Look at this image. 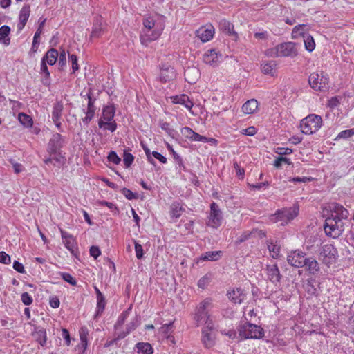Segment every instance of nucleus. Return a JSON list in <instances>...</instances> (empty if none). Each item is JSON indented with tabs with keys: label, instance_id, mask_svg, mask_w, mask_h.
I'll return each instance as SVG.
<instances>
[{
	"label": "nucleus",
	"instance_id": "nucleus-18",
	"mask_svg": "<svg viewBox=\"0 0 354 354\" xmlns=\"http://www.w3.org/2000/svg\"><path fill=\"white\" fill-rule=\"evenodd\" d=\"M176 77L174 68L168 64H162L160 66V80L162 82H167Z\"/></svg>",
	"mask_w": 354,
	"mask_h": 354
},
{
	"label": "nucleus",
	"instance_id": "nucleus-37",
	"mask_svg": "<svg viewBox=\"0 0 354 354\" xmlns=\"http://www.w3.org/2000/svg\"><path fill=\"white\" fill-rule=\"evenodd\" d=\"M30 14V5H24L19 12V19L20 22H27Z\"/></svg>",
	"mask_w": 354,
	"mask_h": 354
},
{
	"label": "nucleus",
	"instance_id": "nucleus-53",
	"mask_svg": "<svg viewBox=\"0 0 354 354\" xmlns=\"http://www.w3.org/2000/svg\"><path fill=\"white\" fill-rule=\"evenodd\" d=\"M193 132L194 131L188 127H183L180 129V133H182V135L189 140H191L192 138V134L193 133Z\"/></svg>",
	"mask_w": 354,
	"mask_h": 354
},
{
	"label": "nucleus",
	"instance_id": "nucleus-9",
	"mask_svg": "<svg viewBox=\"0 0 354 354\" xmlns=\"http://www.w3.org/2000/svg\"><path fill=\"white\" fill-rule=\"evenodd\" d=\"M310 87L316 91H326L328 88V77L323 73H313L308 78Z\"/></svg>",
	"mask_w": 354,
	"mask_h": 354
},
{
	"label": "nucleus",
	"instance_id": "nucleus-15",
	"mask_svg": "<svg viewBox=\"0 0 354 354\" xmlns=\"http://www.w3.org/2000/svg\"><path fill=\"white\" fill-rule=\"evenodd\" d=\"M304 24H299L296 26L293 29V34H297V32L299 35H302L304 37V42L305 48L308 52H312L314 50L315 48V42L314 41L313 37L310 35H304L301 31L303 30Z\"/></svg>",
	"mask_w": 354,
	"mask_h": 354
},
{
	"label": "nucleus",
	"instance_id": "nucleus-60",
	"mask_svg": "<svg viewBox=\"0 0 354 354\" xmlns=\"http://www.w3.org/2000/svg\"><path fill=\"white\" fill-rule=\"evenodd\" d=\"M122 193L129 200L135 199L136 198V194L127 188H123L122 190Z\"/></svg>",
	"mask_w": 354,
	"mask_h": 354
},
{
	"label": "nucleus",
	"instance_id": "nucleus-51",
	"mask_svg": "<svg viewBox=\"0 0 354 354\" xmlns=\"http://www.w3.org/2000/svg\"><path fill=\"white\" fill-rule=\"evenodd\" d=\"M275 153L280 156L289 155L292 153V149L288 147H277L275 149Z\"/></svg>",
	"mask_w": 354,
	"mask_h": 354
},
{
	"label": "nucleus",
	"instance_id": "nucleus-35",
	"mask_svg": "<svg viewBox=\"0 0 354 354\" xmlns=\"http://www.w3.org/2000/svg\"><path fill=\"white\" fill-rule=\"evenodd\" d=\"M136 347L138 354H153V348L149 343L140 342Z\"/></svg>",
	"mask_w": 354,
	"mask_h": 354
},
{
	"label": "nucleus",
	"instance_id": "nucleus-25",
	"mask_svg": "<svg viewBox=\"0 0 354 354\" xmlns=\"http://www.w3.org/2000/svg\"><path fill=\"white\" fill-rule=\"evenodd\" d=\"M259 102L255 99H251L245 102L242 106V111L245 114L254 113L258 109Z\"/></svg>",
	"mask_w": 354,
	"mask_h": 354
},
{
	"label": "nucleus",
	"instance_id": "nucleus-48",
	"mask_svg": "<svg viewBox=\"0 0 354 354\" xmlns=\"http://www.w3.org/2000/svg\"><path fill=\"white\" fill-rule=\"evenodd\" d=\"M86 97L88 99V105H87V111H95V108L94 106L95 100L92 98V93L91 91L89 90L88 93L86 94Z\"/></svg>",
	"mask_w": 354,
	"mask_h": 354
},
{
	"label": "nucleus",
	"instance_id": "nucleus-36",
	"mask_svg": "<svg viewBox=\"0 0 354 354\" xmlns=\"http://www.w3.org/2000/svg\"><path fill=\"white\" fill-rule=\"evenodd\" d=\"M18 120L24 127L29 128L32 126L33 122L32 118L26 113H19L18 114Z\"/></svg>",
	"mask_w": 354,
	"mask_h": 354
},
{
	"label": "nucleus",
	"instance_id": "nucleus-31",
	"mask_svg": "<svg viewBox=\"0 0 354 354\" xmlns=\"http://www.w3.org/2000/svg\"><path fill=\"white\" fill-rule=\"evenodd\" d=\"M221 257V251H208L203 254L200 260L203 261H218Z\"/></svg>",
	"mask_w": 354,
	"mask_h": 354
},
{
	"label": "nucleus",
	"instance_id": "nucleus-6",
	"mask_svg": "<svg viewBox=\"0 0 354 354\" xmlns=\"http://www.w3.org/2000/svg\"><path fill=\"white\" fill-rule=\"evenodd\" d=\"M216 330L214 323L204 325L201 328V343L205 348L214 347L216 343Z\"/></svg>",
	"mask_w": 354,
	"mask_h": 354
},
{
	"label": "nucleus",
	"instance_id": "nucleus-12",
	"mask_svg": "<svg viewBox=\"0 0 354 354\" xmlns=\"http://www.w3.org/2000/svg\"><path fill=\"white\" fill-rule=\"evenodd\" d=\"M306 257L305 252L299 250H296L288 253L287 261L288 264L292 267L297 268H304Z\"/></svg>",
	"mask_w": 354,
	"mask_h": 354
},
{
	"label": "nucleus",
	"instance_id": "nucleus-8",
	"mask_svg": "<svg viewBox=\"0 0 354 354\" xmlns=\"http://www.w3.org/2000/svg\"><path fill=\"white\" fill-rule=\"evenodd\" d=\"M299 214V207L295 205L290 208L278 210L272 218L274 222L281 221L282 225L287 224L293 220Z\"/></svg>",
	"mask_w": 354,
	"mask_h": 354
},
{
	"label": "nucleus",
	"instance_id": "nucleus-40",
	"mask_svg": "<svg viewBox=\"0 0 354 354\" xmlns=\"http://www.w3.org/2000/svg\"><path fill=\"white\" fill-rule=\"evenodd\" d=\"M103 29L104 28L102 27V24H93L91 32V37H98L103 32Z\"/></svg>",
	"mask_w": 354,
	"mask_h": 354
},
{
	"label": "nucleus",
	"instance_id": "nucleus-63",
	"mask_svg": "<svg viewBox=\"0 0 354 354\" xmlns=\"http://www.w3.org/2000/svg\"><path fill=\"white\" fill-rule=\"evenodd\" d=\"M66 55L65 50H62L59 55V65L62 67L66 65Z\"/></svg>",
	"mask_w": 354,
	"mask_h": 354
},
{
	"label": "nucleus",
	"instance_id": "nucleus-42",
	"mask_svg": "<svg viewBox=\"0 0 354 354\" xmlns=\"http://www.w3.org/2000/svg\"><path fill=\"white\" fill-rule=\"evenodd\" d=\"M160 126L161 129L163 131H165L168 135H169L171 137H174V135L175 133V130L171 127L169 123H168L167 122L162 121L160 122Z\"/></svg>",
	"mask_w": 354,
	"mask_h": 354
},
{
	"label": "nucleus",
	"instance_id": "nucleus-24",
	"mask_svg": "<svg viewBox=\"0 0 354 354\" xmlns=\"http://www.w3.org/2000/svg\"><path fill=\"white\" fill-rule=\"evenodd\" d=\"M304 267L311 274H315L319 270V263L313 257H306Z\"/></svg>",
	"mask_w": 354,
	"mask_h": 354
},
{
	"label": "nucleus",
	"instance_id": "nucleus-34",
	"mask_svg": "<svg viewBox=\"0 0 354 354\" xmlns=\"http://www.w3.org/2000/svg\"><path fill=\"white\" fill-rule=\"evenodd\" d=\"M98 125L100 128H104L105 130H109L111 132H113L117 129V124L113 120L111 121H104L102 119H100Z\"/></svg>",
	"mask_w": 354,
	"mask_h": 354
},
{
	"label": "nucleus",
	"instance_id": "nucleus-21",
	"mask_svg": "<svg viewBox=\"0 0 354 354\" xmlns=\"http://www.w3.org/2000/svg\"><path fill=\"white\" fill-rule=\"evenodd\" d=\"M266 270L268 278L272 283H277L280 281L281 274L277 264L268 266Z\"/></svg>",
	"mask_w": 354,
	"mask_h": 354
},
{
	"label": "nucleus",
	"instance_id": "nucleus-20",
	"mask_svg": "<svg viewBox=\"0 0 354 354\" xmlns=\"http://www.w3.org/2000/svg\"><path fill=\"white\" fill-rule=\"evenodd\" d=\"M170 100L173 104H181L190 111L194 106L193 102L185 94L171 96Z\"/></svg>",
	"mask_w": 354,
	"mask_h": 354
},
{
	"label": "nucleus",
	"instance_id": "nucleus-41",
	"mask_svg": "<svg viewBox=\"0 0 354 354\" xmlns=\"http://www.w3.org/2000/svg\"><path fill=\"white\" fill-rule=\"evenodd\" d=\"M134 160L133 156L127 151H124L123 162L126 167H129Z\"/></svg>",
	"mask_w": 354,
	"mask_h": 354
},
{
	"label": "nucleus",
	"instance_id": "nucleus-38",
	"mask_svg": "<svg viewBox=\"0 0 354 354\" xmlns=\"http://www.w3.org/2000/svg\"><path fill=\"white\" fill-rule=\"evenodd\" d=\"M35 337L37 342L41 346H45L47 341L46 332L44 329H41L36 331L35 333Z\"/></svg>",
	"mask_w": 354,
	"mask_h": 354
},
{
	"label": "nucleus",
	"instance_id": "nucleus-11",
	"mask_svg": "<svg viewBox=\"0 0 354 354\" xmlns=\"http://www.w3.org/2000/svg\"><path fill=\"white\" fill-rule=\"evenodd\" d=\"M222 221L223 213L221 209L215 202H212L210 204V211L207 223V225L213 228H218L221 226Z\"/></svg>",
	"mask_w": 354,
	"mask_h": 354
},
{
	"label": "nucleus",
	"instance_id": "nucleus-1",
	"mask_svg": "<svg viewBox=\"0 0 354 354\" xmlns=\"http://www.w3.org/2000/svg\"><path fill=\"white\" fill-rule=\"evenodd\" d=\"M213 307L212 299L210 298H205L196 306L192 316L196 326L209 324V322L214 323L210 314Z\"/></svg>",
	"mask_w": 354,
	"mask_h": 354
},
{
	"label": "nucleus",
	"instance_id": "nucleus-16",
	"mask_svg": "<svg viewBox=\"0 0 354 354\" xmlns=\"http://www.w3.org/2000/svg\"><path fill=\"white\" fill-rule=\"evenodd\" d=\"M64 139L61 134L54 133L48 144V151L51 154H55L62 148Z\"/></svg>",
	"mask_w": 354,
	"mask_h": 354
},
{
	"label": "nucleus",
	"instance_id": "nucleus-29",
	"mask_svg": "<svg viewBox=\"0 0 354 354\" xmlns=\"http://www.w3.org/2000/svg\"><path fill=\"white\" fill-rule=\"evenodd\" d=\"M97 299V305H96V310L94 315V318L97 319L98 317L101 316L102 313L104 312L106 305V301L104 295L96 297Z\"/></svg>",
	"mask_w": 354,
	"mask_h": 354
},
{
	"label": "nucleus",
	"instance_id": "nucleus-47",
	"mask_svg": "<svg viewBox=\"0 0 354 354\" xmlns=\"http://www.w3.org/2000/svg\"><path fill=\"white\" fill-rule=\"evenodd\" d=\"M354 136V128L342 131L337 136V138H348Z\"/></svg>",
	"mask_w": 354,
	"mask_h": 354
},
{
	"label": "nucleus",
	"instance_id": "nucleus-61",
	"mask_svg": "<svg viewBox=\"0 0 354 354\" xmlns=\"http://www.w3.org/2000/svg\"><path fill=\"white\" fill-rule=\"evenodd\" d=\"M257 133V129L254 127L251 126L242 130V133L247 136H254Z\"/></svg>",
	"mask_w": 354,
	"mask_h": 354
},
{
	"label": "nucleus",
	"instance_id": "nucleus-30",
	"mask_svg": "<svg viewBox=\"0 0 354 354\" xmlns=\"http://www.w3.org/2000/svg\"><path fill=\"white\" fill-rule=\"evenodd\" d=\"M115 107L113 105H108L102 110V116L100 119L104 121H111L115 115Z\"/></svg>",
	"mask_w": 354,
	"mask_h": 354
},
{
	"label": "nucleus",
	"instance_id": "nucleus-19",
	"mask_svg": "<svg viewBox=\"0 0 354 354\" xmlns=\"http://www.w3.org/2000/svg\"><path fill=\"white\" fill-rule=\"evenodd\" d=\"M222 59V54L217 53L215 49H210L203 55V62L211 66L216 65Z\"/></svg>",
	"mask_w": 354,
	"mask_h": 354
},
{
	"label": "nucleus",
	"instance_id": "nucleus-10",
	"mask_svg": "<svg viewBox=\"0 0 354 354\" xmlns=\"http://www.w3.org/2000/svg\"><path fill=\"white\" fill-rule=\"evenodd\" d=\"M337 254V249L332 244H326L321 248L319 259L329 266L335 261Z\"/></svg>",
	"mask_w": 354,
	"mask_h": 354
},
{
	"label": "nucleus",
	"instance_id": "nucleus-28",
	"mask_svg": "<svg viewBox=\"0 0 354 354\" xmlns=\"http://www.w3.org/2000/svg\"><path fill=\"white\" fill-rule=\"evenodd\" d=\"M63 109L64 105L62 102L57 101L55 103H54L52 111L53 121H57V120H61Z\"/></svg>",
	"mask_w": 354,
	"mask_h": 354
},
{
	"label": "nucleus",
	"instance_id": "nucleus-44",
	"mask_svg": "<svg viewBox=\"0 0 354 354\" xmlns=\"http://www.w3.org/2000/svg\"><path fill=\"white\" fill-rule=\"evenodd\" d=\"M211 277L208 274H205L201 277L198 281V286L200 288L205 289L210 283Z\"/></svg>",
	"mask_w": 354,
	"mask_h": 354
},
{
	"label": "nucleus",
	"instance_id": "nucleus-52",
	"mask_svg": "<svg viewBox=\"0 0 354 354\" xmlns=\"http://www.w3.org/2000/svg\"><path fill=\"white\" fill-rule=\"evenodd\" d=\"M21 301L26 306L32 303V298L28 292H24L21 295Z\"/></svg>",
	"mask_w": 354,
	"mask_h": 354
},
{
	"label": "nucleus",
	"instance_id": "nucleus-7",
	"mask_svg": "<svg viewBox=\"0 0 354 354\" xmlns=\"http://www.w3.org/2000/svg\"><path fill=\"white\" fill-rule=\"evenodd\" d=\"M239 336L244 339H260L264 335L263 329L256 324L245 323L239 329Z\"/></svg>",
	"mask_w": 354,
	"mask_h": 354
},
{
	"label": "nucleus",
	"instance_id": "nucleus-46",
	"mask_svg": "<svg viewBox=\"0 0 354 354\" xmlns=\"http://www.w3.org/2000/svg\"><path fill=\"white\" fill-rule=\"evenodd\" d=\"M268 248L269 252L271 254L272 257L277 258L279 254V252H280L279 247L275 244L270 243V245H268Z\"/></svg>",
	"mask_w": 354,
	"mask_h": 354
},
{
	"label": "nucleus",
	"instance_id": "nucleus-17",
	"mask_svg": "<svg viewBox=\"0 0 354 354\" xmlns=\"http://www.w3.org/2000/svg\"><path fill=\"white\" fill-rule=\"evenodd\" d=\"M330 209L331 211L330 217H333L336 220H339V221L346 220L348 217V211L340 204L333 203L330 205Z\"/></svg>",
	"mask_w": 354,
	"mask_h": 354
},
{
	"label": "nucleus",
	"instance_id": "nucleus-62",
	"mask_svg": "<svg viewBox=\"0 0 354 354\" xmlns=\"http://www.w3.org/2000/svg\"><path fill=\"white\" fill-rule=\"evenodd\" d=\"M90 254L95 259H97L101 254L100 250L97 246H91L90 248Z\"/></svg>",
	"mask_w": 354,
	"mask_h": 354
},
{
	"label": "nucleus",
	"instance_id": "nucleus-13",
	"mask_svg": "<svg viewBox=\"0 0 354 354\" xmlns=\"http://www.w3.org/2000/svg\"><path fill=\"white\" fill-rule=\"evenodd\" d=\"M215 33V29L212 24H206L204 26L200 27L196 31V36L200 39V40L205 43L211 40Z\"/></svg>",
	"mask_w": 354,
	"mask_h": 354
},
{
	"label": "nucleus",
	"instance_id": "nucleus-23",
	"mask_svg": "<svg viewBox=\"0 0 354 354\" xmlns=\"http://www.w3.org/2000/svg\"><path fill=\"white\" fill-rule=\"evenodd\" d=\"M185 209L183 207L180 203L174 201L171 203L169 208V215L172 218H178L182 215Z\"/></svg>",
	"mask_w": 354,
	"mask_h": 354
},
{
	"label": "nucleus",
	"instance_id": "nucleus-49",
	"mask_svg": "<svg viewBox=\"0 0 354 354\" xmlns=\"http://www.w3.org/2000/svg\"><path fill=\"white\" fill-rule=\"evenodd\" d=\"M107 158L109 162H111L114 163L115 165H118L121 161L120 158L113 151H110V153L108 155Z\"/></svg>",
	"mask_w": 354,
	"mask_h": 354
},
{
	"label": "nucleus",
	"instance_id": "nucleus-27",
	"mask_svg": "<svg viewBox=\"0 0 354 354\" xmlns=\"http://www.w3.org/2000/svg\"><path fill=\"white\" fill-rule=\"evenodd\" d=\"M58 55L59 53L56 49L50 48L47 51L41 60H44V62L48 64L49 65H53L56 63Z\"/></svg>",
	"mask_w": 354,
	"mask_h": 354
},
{
	"label": "nucleus",
	"instance_id": "nucleus-5",
	"mask_svg": "<svg viewBox=\"0 0 354 354\" xmlns=\"http://www.w3.org/2000/svg\"><path fill=\"white\" fill-rule=\"evenodd\" d=\"M326 235L333 239H337L344 231V224L339 220L328 216L324 224Z\"/></svg>",
	"mask_w": 354,
	"mask_h": 354
},
{
	"label": "nucleus",
	"instance_id": "nucleus-26",
	"mask_svg": "<svg viewBox=\"0 0 354 354\" xmlns=\"http://www.w3.org/2000/svg\"><path fill=\"white\" fill-rule=\"evenodd\" d=\"M199 74V71L194 67L187 68L184 73L186 81L190 84L194 83L198 80Z\"/></svg>",
	"mask_w": 354,
	"mask_h": 354
},
{
	"label": "nucleus",
	"instance_id": "nucleus-32",
	"mask_svg": "<svg viewBox=\"0 0 354 354\" xmlns=\"http://www.w3.org/2000/svg\"><path fill=\"white\" fill-rule=\"evenodd\" d=\"M10 32V28L6 25H4L0 28V37L1 39V44H3L6 46H8L10 43V38L9 37Z\"/></svg>",
	"mask_w": 354,
	"mask_h": 354
},
{
	"label": "nucleus",
	"instance_id": "nucleus-43",
	"mask_svg": "<svg viewBox=\"0 0 354 354\" xmlns=\"http://www.w3.org/2000/svg\"><path fill=\"white\" fill-rule=\"evenodd\" d=\"M59 275L65 281L68 282L72 286H76L77 281L71 274L67 272H59Z\"/></svg>",
	"mask_w": 354,
	"mask_h": 354
},
{
	"label": "nucleus",
	"instance_id": "nucleus-39",
	"mask_svg": "<svg viewBox=\"0 0 354 354\" xmlns=\"http://www.w3.org/2000/svg\"><path fill=\"white\" fill-rule=\"evenodd\" d=\"M131 310V307H129L127 310L123 311L121 315L119 316L115 324V328L117 329L121 326L123 325L125 320L129 317L130 312Z\"/></svg>",
	"mask_w": 354,
	"mask_h": 354
},
{
	"label": "nucleus",
	"instance_id": "nucleus-50",
	"mask_svg": "<svg viewBox=\"0 0 354 354\" xmlns=\"http://www.w3.org/2000/svg\"><path fill=\"white\" fill-rule=\"evenodd\" d=\"M134 243H135L136 256L137 259H141L144 255L142 246L136 241H134Z\"/></svg>",
	"mask_w": 354,
	"mask_h": 354
},
{
	"label": "nucleus",
	"instance_id": "nucleus-58",
	"mask_svg": "<svg viewBox=\"0 0 354 354\" xmlns=\"http://www.w3.org/2000/svg\"><path fill=\"white\" fill-rule=\"evenodd\" d=\"M94 115H95L94 111H86V116L82 119V122L84 124H88L91 122V120L93 118Z\"/></svg>",
	"mask_w": 354,
	"mask_h": 354
},
{
	"label": "nucleus",
	"instance_id": "nucleus-22",
	"mask_svg": "<svg viewBox=\"0 0 354 354\" xmlns=\"http://www.w3.org/2000/svg\"><path fill=\"white\" fill-rule=\"evenodd\" d=\"M227 296L230 300L234 304H241L245 298L244 291L241 288H233L228 292Z\"/></svg>",
	"mask_w": 354,
	"mask_h": 354
},
{
	"label": "nucleus",
	"instance_id": "nucleus-14",
	"mask_svg": "<svg viewBox=\"0 0 354 354\" xmlns=\"http://www.w3.org/2000/svg\"><path fill=\"white\" fill-rule=\"evenodd\" d=\"M60 232L64 246L71 252L72 254L75 255L78 248L75 238L63 230H61Z\"/></svg>",
	"mask_w": 354,
	"mask_h": 354
},
{
	"label": "nucleus",
	"instance_id": "nucleus-3",
	"mask_svg": "<svg viewBox=\"0 0 354 354\" xmlns=\"http://www.w3.org/2000/svg\"><path fill=\"white\" fill-rule=\"evenodd\" d=\"M266 55L270 57H295L297 55V50L295 44L293 42H285L277 45L274 48L268 49Z\"/></svg>",
	"mask_w": 354,
	"mask_h": 354
},
{
	"label": "nucleus",
	"instance_id": "nucleus-55",
	"mask_svg": "<svg viewBox=\"0 0 354 354\" xmlns=\"http://www.w3.org/2000/svg\"><path fill=\"white\" fill-rule=\"evenodd\" d=\"M80 338L81 342H84V339H87L88 335V330L86 326H82L79 331Z\"/></svg>",
	"mask_w": 354,
	"mask_h": 354
},
{
	"label": "nucleus",
	"instance_id": "nucleus-54",
	"mask_svg": "<svg viewBox=\"0 0 354 354\" xmlns=\"http://www.w3.org/2000/svg\"><path fill=\"white\" fill-rule=\"evenodd\" d=\"M0 263L8 265L11 263L10 257L5 252H0Z\"/></svg>",
	"mask_w": 354,
	"mask_h": 354
},
{
	"label": "nucleus",
	"instance_id": "nucleus-45",
	"mask_svg": "<svg viewBox=\"0 0 354 354\" xmlns=\"http://www.w3.org/2000/svg\"><path fill=\"white\" fill-rule=\"evenodd\" d=\"M274 63L272 62L263 63L261 65V70L264 74H272Z\"/></svg>",
	"mask_w": 354,
	"mask_h": 354
},
{
	"label": "nucleus",
	"instance_id": "nucleus-64",
	"mask_svg": "<svg viewBox=\"0 0 354 354\" xmlns=\"http://www.w3.org/2000/svg\"><path fill=\"white\" fill-rule=\"evenodd\" d=\"M13 268L18 272L19 273H24L25 272V270H24V266L22 265V263H19V261H15L14 263H13Z\"/></svg>",
	"mask_w": 354,
	"mask_h": 354
},
{
	"label": "nucleus",
	"instance_id": "nucleus-2",
	"mask_svg": "<svg viewBox=\"0 0 354 354\" xmlns=\"http://www.w3.org/2000/svg\"><path fill=\"white\" fill-rule=\"evenodd\" d=\"M140 32V41L142 44L147 46L148 44L157 39L162 30V24H143Z\"/></svg>",
	"mask_w": 354,
	"mask_h": 354
},
{
	"label": "nucleus",
	"instance_id": "nucleus-33",
	"mask_svg": "<svg viewBox=\"0 0 354 354\" xmlns=\"http://www.w3.org/2000/svg\"><path fill=\"white\" fill-rule=\"evenodd\" d=\"M138 325V318L136 317L133 320H131L127 325V331L123 332L121 333H119L118 335L117 339H121L124 338L128 334H129L131 331L136 329Z\"/></svg>",
	"mask_w": 354,
	"mask_h": 354
},
{
	"label": "nucleus",
	"instance_id": "nucleus-57",
	"mask_svg": "<svg viewBox=\"0 0 354 354\" xmlns=\"http://www.w3.org/2000/svg\"><path fill=\"white\" fill-rule=\"evenodd\" d=\"M233 166H234V168L236 170V175L241 178H243L244 177V174H245V171L243 169V168H242L239 164L237 162H234L233 163Z\"/></svg>",
	"mask_w": 354,
	"mask_h": 354
},
{
	"label": "nucleus",
	"instance_id": "nucleus-4",
	"mask_svg": "<svg viewBox=\"0 0 354 354\" xmlns=\"http://www.w3.org/2000/svg\"><path fill=\"white\" fill-rule=\"evenodd\" d=\"M322 125V118L315 114H310L300 123L301 131L306 135H311L317 132Z\"/></svg>",
	"mask_w": 354,
	"mask_h": 354
},
{
	"label": "nucleus",
	"instance_id": "nucleus-56",
	"mask_svg": "<svg viewBox=\"0 0 354 354\" xmlns=\"http://www.w3.org/2000/svg\"><path fill=\"white\" fill-rule=\"evenodd\" d=\"M192 136V138L190 140L192 141H198V142H206V141L207 140V137L201 136V135L198 134V133H196L195 131L193 132Z\"/></svg>",
	"mask_w": 354,
	"mask_h": 354
},
{
	"label": "nucleus",
	"instance_id": "nucleus-59",
	"mask_svg": "<svg viewBox=\"0 0 354 354\" xmlns=\"http://www.w3.org/2000/svg\"><path fill=\"white\" fill-rule=\"evenodd\" d=\"M69 59L72 64L73 71L75 72L79 69V66L77 64V57L75 55L73 54L69 55Z\"/></svg>",
	"mask_w": 354,
	"mask_h": 354
}]
</instances>
